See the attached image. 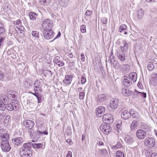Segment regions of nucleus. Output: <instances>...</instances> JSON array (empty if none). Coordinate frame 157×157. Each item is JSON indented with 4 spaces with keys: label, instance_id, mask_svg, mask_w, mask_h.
Instances as JSON below:
<instances>
[{
    "label": "nucleus",
    "instance_id": "obj_1",
    "mask_svg": "<svg viewBox=\"0 0 157 157\" xmlns=\"http://www.w3.org/2000/svg\"><path fill=\"white\" fill-rule=\"evenodd\" d=\"M32 146V142L24 144L20 152V155L22 157H31L32 156L31 148Z\"/></svg>",
    "mask_w": 157,
    "mask_h": 157
},
{
    "label": "nucleus",
    "instance_id": "obj_2",
    "mask_svg": "<svg viewBox=\"0 0 157 157\" xmlns=\"http://www.w3.org/2000/svg\"><path fill=\"white\" fill-rule=\"evenodd\" d=\"M9 101L7 96L4 94H1L0 96V111H4L5 110L6 105Z\"/></svg>",
    "mask_w": 157,
    "mask_h": 157
},
{
    "label": "nucleus",
    "instance_id": "obj_3",
    "mask_svg": "<svg viewBox=\"0 0 157 157\" xmlns=\"http://www.w3.org/2000/svg\"><path fill=\"white\" fill-rule=\"evenodd\" d=\"M53 25L52 20L50 19L45 20L42 24V28L43 30H49Z\"/></svg>",
    "mask_w": 157,
    "mask_h": 157
},
{
    "label": "nucleus",
    "instance_id": "obj_4",
    "mask_svg": "<svg viewBox=\"0 0 157 157\" xmlns=\"http://www.w3.org/2000/svg\"><path fill=\"white\" fill-rule=\"evenodd\" d=\"M33 128H30L29 129V133L30 135V136L32 138H34L36 136V135L45 134L47 135L48 134V132L47 131H41L39 129L37 130L36 132H35L33 129Z\"/></svg>",
    "mask_w": 157,
    "mask_h": 157
},
{
    "label": "nucleus",
    "instance_id": "obj_5",
    "mask_svg": "<svg viewBox=\"0 0 157 157\" xmlns=\"http://www.w3.org/2000/svg\"><path fill=\"white\" fill-rule=\"evenodd\" d=\"M144 145L148 147L152 148L155 145V141L153 138L149 137L146 138L144 141Z\"/></svg>",
    "mask_w": 157,
    "mask_h": 157
},
{
    "label": "nucleus",
    "instance_id": "obj_6",
    "mask_svg": "<svg viewBox=\"0 0 157 157\" xmlns=\"http://www.w3.org/2000/svg\"><path fill=\"white\" fill-rule=\"evenodd\" d=\"M43 33L44 38L47 40L52 38L54 34V32L52 29L43 30Z\"/></svg>",
    "mask_w": 157,
    "mask_h": 157
},
{
    "label": "nucleus",
    "instance_id": "obj_7",
    "mask_svg": "<svg viewBox=\"0 0 157 157\" xmlns=\"http://www.w3.org/2000/svg\"><path fill=\"white\" fill-rule=\"evenodd\" d=\"M100 128L102 132L106 134H109L110 132L112 129L109 124L105 123L101 124L100 127Z\"/></svg>",
    "mask_w": 157,
    "mask_h": 157
},
{
    "label": "nucleus",
    "instance_id": "obj_8",
    "mask_svg": "<svg viewBox=\"0 0 157 157\" xmlns=\"http://www.w3.org/2000/svg\"><path fill=\"white\" fill-rule=\"evenodd\" d=\"M103 121L105 123L108 124H112L113 121V117L111 114H106L104 115L102 117Z\"/></svg>",
    "mask_w": 157,
    "mask_h": 157
},
{
    "label": "nucleus",
    "instance_id": "obj_9",
    "mask_svg": "<svg viewBox=\"0 0 157 157\" xmlns=\"http://www.w3.org/2000/svg\"><path fill=\"white\" fill-rule=\"evenodd\" d=\"M23 123L25 128L29 129L33 128L34 126V122L31 120L25 119Z\"/></svg>",
    "mask_w": 157,
    "mask_h": 157
},
{
    "label": "nucleus",
    "instance_id": "obj_10",
    "mask_svg": "<svg viewBox=\"0 0 157 157\" xmlns=\"http://www.w3.org/2000/svg\"><path fill=\"white\" fill-rule=\"evenodd\" d=\"M118 45H119L121 47L120 50H122L123 52L126 51L128 48V44L126 43L125 40L119 41L118 43Z\"/></svg>",
    "mask_w": 157,
    "mask_h": 157
},
{
    "label": "nucleus",
    "instance_id": "obj_11",
    "mask_svg": "<svg viewBox=\"0 0 157 157\" xmlns=\"http://www.w3.org/2000/svg\"><path fill=\"white\" fill-rule=\"evenodd\" d=\"M18 106V105L17 103L15 104L13 102L11 103L7 102L6 105V109L8 111H12L16 109Z\"/></svg>",
    "mask_w": 157,
    "mask_h": 157
},
{
    "label": "nucleus",
    "instance_id": "obj_12",
    "mask_svg": "<svg viewBox=\"0 0 157 157\" xmlns=\"http://www.w3.org/2000/svg\"><path fill=\"white\" fill-rule=\"evenodd\" d=\"M12 141L13 144L18 146L22 144L24 140L21 137H18L13 138Z\"/></svg>",
    "mask_w": 157,
    "mask_h": 157
},
{
    "label": "nucleus",
    "instance_id": "obj_13",
    "mask_svg": "<svg viewBox=\"0 0 157 157\" xmlns=\"http://www.w3.org/2000/svg\"><path fill=\"white\" fill-rule=\"evenodd\" d=\"M123 84L126 86H129L132 83L131 79L128 77L124 76L122 78Z\"/></svg>",
    "mask_w": 157,
    "mask_h": 157
},
{
    "label": "nucleus",
    "instance_id": "obj_14",
    "mask_svg": "<svg viewBox=\"0 0 157 157\" xmlns=\"http://www.w3.org/2000/svg\"><path fill=\"white\" fill-rule=\"evenodd\" d=\"M0 146L2 151L5 152H8L11 149L9 143L0 144Z\"/></svg>",
    "mask_w": 157,
    "mask_h": 157
},
{
    "label": "nucleus",
    "instance_id": "obj_15",
    "mask_svg": "<svg viewBox=\"0 0 157 157\" xmlns=\"http://www.w3.org/2000/svg\"><path fill=\"white\" fill-rule=\"evenodd\" d=\"M136 134L137 137L139 139H144L146 135V132L141 129H139L136 132Z\"/></svg>",
    "mask_w": 157,
    "mask_h": 157
},
{
    "label": "nucleus",
    "instance_id": "obj_16",
    "mask_svg": "<svg viewBox=\"0 0 157 157\" xmlns=\"http://www.w3.org/2000/svg\"><path fill=\"white\" fill-rule=\"evenodd\" d=\"M125 55L124 52L120 50H117V52L116 53V55L121 61H124V60Z\"/></svg>",
    "mask_w": 157,
    "mask_h": 157
},
{
    "label": "nucleus",
    "instance_id": "obj_17",
    "mask_svg": "<svg viewBox=\"0 0 157 157\" xmlns=\"http://www.w3.org/2000/svg\"><path fill=\"white\" fill-rule=\"evenodd\" d=\"M118 105V100L116 98H113L110 101V106L113 109H116Z\"/></svg>",
    "mask_w": 157,
    "mask_h": 157
},
{
    "label": "nucleus",
    "instance_id": "obj_18",
    "mask_svg": "<svg viewBox=\"0 0 157 157\" xmlns=\"http://www.w3.org/2000/svg\"><path fill=\"white\" fill-rule=\"evenodd\" d=\"M96 113L98 117H101L104 114L105 111V108L103 106H99L96 109Z\"/></svg>",
    "mask_w": 157,
    "mask_h": 157
},
{
    "label": "nucleus",
    "instance_id": "obj_19",
    "mask_svg": "<svg viewBox=\"0 0 157 157\" xmlns=\"http://www.w3.org/2000/svg\"><path fill=\"white\" fill-rule=\"evenodd\" d=\"M60 60V57L59 56H57L54 57L53 59V62L59 67H62L64 65V63Z\"/></svg>",
    "mask_w": 157,
    "mask_h": 157
},
{
    "label": "nucleus",
    "instance_id": "obj_20",
    "mask_svg": "<svg viewBox=\"0 0 157 157\" xmlns=\"http://www.w3.org/2000/svg\"><path fill=\"white\" fill-rule=\"evenodd\" d=\"M107 96L105 94H101L98 95L97 98V101L98 103H102L103 102L107 99Z\"/></svg>",
    "mask_w": 157,
    "mask_h": 157
},
{
    "label": "nucleus",
    "instance_id": "obj_21",
    "mask_svg": "<svg viewBox=\"0 0 157 157\" xmlns=\"http://www.w3.org/2000/svg\"><path fill=\"white\" fill-rule=\"evenodd\" d=\"M72 77L71 75H66L63 82L67 85H69L72 80Z\"/></svg>",
    "mask_w": 157,
    "mask_h": 157
},
{
    "label": "nucleus",
    "instance_id": "obj_22",
    "mask_svg": "<svg viewBox=\"0 0 157 157\" xmlns=\"http://www.w3.org/2000/svg\"><path fill=\"white\" fill-rule=\"evenodd\" d=\"M129 112L128 111H124V112H122L121 114V118L124 120H127L130 117V114Z\"/></svg>",
    "mask_w": 157,
    "mask_h": 157
},
{
    "label": "nucleus",
    "instance_id": "obj_23",
    "mask_svg": "<svg viewBox=\"0 0 157 157\" xmlns=\"http://www.w3.org/2000/svg\"><path fill=\"white\" fill-rule=\"evenodd\" d=\"M30 20L34 21L38 19V15L35 12H30L29 14Z\"/></svg>",
    "mask_w": 157,
    "mask_h": 157
},
{
    "label": "nucleus",
    "instance_id": "obj_24",
    "mask_svg": "<svg viewBox=\"0 0 157 157\" xmlns=\"http://www.w3.org/2000/svg\"><path fill=\"white\" fill-rule=\"evenodd\" d=\"M56 1L61 6L66 7L68 5L69 0H56Z\"/></svg>",
    "mask_w": 157,
    "mask_h": 157
},
{
    "label": "nucleus",
    "instance_id": "obj_25",
    "mask_svg": "<svg viewBox=\"0 0 157 157\" xmlns=\"http://www.w3.org/2000/svg\"><path fill=\"white\" fill-rule=\"evenodd\" d=\"M134 94L137 95L136 97H134V98H137L141 96L142 98H145L147 96L146 93L140 92L136 90H135Z\"/></svg>",
    "mask_w": 157,
    "mask_h": 157
},
{
    "label": "nucleus",
    "instance_id": "obj_26",
    "mask_svg": "<svg viewBox=\"0 0 157 157\" xmlns=\"http://www.w3.org/2000/svg\"><path fill=\"white\" fill-rule=\"evenodd\" d=\"M128 76V78H130L131 79V81L132 80L133 82H135L136 81L137 75L136 73L134 72L131 73Z\"/></svg>",
    "mask_w": 157,
    "mask_h": 157
},
{
    "label": "nucleus",
    "instance_id": "obj_27",
    "mask_svg": "<svg viewBox=\"0 0 157 157\" xmlns=\"http://www.w3.org/2000/svg\"><path fill=\"white\" fill-rule=\"evenodd\" d=\"M122 93L124 96H128L131 95L132 92L129 91L128 89L124 88L122 90Z\"/></svg>",
    "mask_w": 157,
    "mask_h": 157
},
{
    "label": "nucleus",
    "instance_id": "obj_28",
    "mask_svg": "<svg viewBox=\"0 0 157 157\" xmlns=\"http://www.w3.org/2000/svg\"><path fill=\"white\" fill-rule=\"evenodd\" d=\"M42 86V85L41 82H40L37 80H36L35 81L34 83V87L38 88V90L40 91V90H41Z\"/></svg>",
    "mask_w": 157,
    "mask_h": 157
},
{
    "label": "nucleus",
    "instance_id": "obj_29",
    "mask_svg": "<svg viewBox=\"0 0 157 157\" xmlns=\"http://www.w3.org/2000/svg\"><path fill=\"white\" fill-rule=\"evenodd\" d=\"M140 128L141 130L145 132L148 131L149 129V126L145 123H142L140 126Z\"/></svg>",
    "mask_w": 157,
    "mask_h": 157
},
{
    "label": "nucleus",
    "instance_id": "obj_30",
    "mask_svg": "<svg viewBox=\"0 0 157 157\" xmlns=\"http://www.w3.org/2000/svg\"><path fill=\"white\" fill-rule=\"evenodd\" d=\"M38 100V103H41L44 100V97L43 95H41L40 94L36 95L35 96Z\"/></svg>",
    "mask_w": 157,
    "mask_h": 157
},
{
    "label": "nucleus",
    "instance_id": "obj_31",
    "mask_svg": "<svg viewBox=\"0 0 157 157\" xmlns=\"http://www.w3.org/2000/svg\"><path fill=\"white\" fill-rule=\"evenodd\" d=\"M125 141L129 144H131L133 142V139L129 136H127L125 138Z\"/></svg>",
    "mask_w": 157,
    "mask_h": 157
},
{
    "label": "nucleus",
    "instance_id": "obj_32",
    "mask_svg": "<svg viewBox=\"0 0 157 157\" xmlns=\"http://www.w3.org/2000/svg\"><path fill=\"white\" fill-rule=\"evenodd\" d=\"M137 122L136 121H133L130 126L131 131H133L137 126Z\"/></svg>",
    "mask_w": 157,
    "mask_h": 157
},
{
    "label": "nucleus",
    "instance_id": "obj_33",
    "mask_svg": "<svg viewBox=\"0 0 157 157\" xmlns=\"http://www.w3.org/2000/svg\"><path fill=\"white\" fill-rule=\"evenodd\" d=\"M122 123V122L120 121L119 120L117 121V124H116V128H117L118 129L117 130L118 132H119L120 131H121V130Z\"/></svg>",
    "mask_w": 157,
    "mask_h": 157
},
{
    "label": "nucleus",
    "instance_id": "obj_34",
    "mask_svg": "<svg viewBox=\"0 0 157 157\" xmlns=\"http://www.w3.org/2000/svg\"><path fill=\"white\" fill-rule=\"evenodd\" d=\"M137 13L138 18H141L144 15V11L143 10L140 9L138 10Z\"/></svg>",
    "mask_w": 157,
    "mask_h": 157
},
{
    "label": "nucleus",
    "instance_id": "obj_35",
    "mask_svg": "<svg viewBox=\"0 0 157 157\" xmlns=\"http://www.w3.org/2000/svg\"><path fill=\"white\" fill-rule=\"evenodd\" d=\"M130 69V67L129 65L124 64L122 65L121 70L122 71H129Z\"/></svg>",
    "mask_w": 157,
    "mask_h": 157
},
{
    "label": "nucleus",
    "instance_id": "obj_36",
    "mask_svg": "<svg viewBox=\"0 0 157 157\" xmlns=\"http://www.w3.org/2000/svg\"><path fill=\"white\" fill-rule=\"evenodd\" d=\"M99 150L101 155L102 156H105L108 153L107 151L105 149H101Z\"/></svg>",
    "mask_w": 157,
    "mask_h": 157
},
{
    "label": "nucleus",
    "instance_id": "obj_37",
    "mask_svg": "<svg viewBox=\"0 0 157 157\" xmlns=\"http://www.w3.org/2000/svg\"><path fill=\"white\" fill-rule=\"evenodd\" d=\"M150 83L154 86H157V78H151Z\"/></svg>",
    "mask_w": 157,
    "mask_h": 157
},
{
    "label": "nucleus",
    "instance_id": "obj_38",
    "mask_svg": "<svg viewBox=\"0 0 157 157\" xmlns=\"http://www.w3.org/2000/svg\"><path fill=\"white\" fill-rule=\"evenodd\" d=\"M43 144L41 143L39 144H33L32 146L34 148L38 149L41 148Z\"/></svg>",
    "mask_w": 157,
    "mask_h": 157
},
{
    "label": "nucleus",
    "instance_id": "obj_39",
    "mask_svg": "<svg viewBox=\"0 0 157 157\" xmlns=\"http://www.w3.org/2000/svg\"><path fill=\"white\" fill-rule=\"evenodd\" d=\"M116 157H124V153L121 151H118L116 152Z\"/></svg>",
    "mask_w": 157,
    "mask_h": 157
},
{
    "label": "nucleus",
    "instance_id": "obj_40",
    "mask_svg": "<svg viewBox=\"0 0 157 157\" xmlns=\"http://www.w3.org/2000/svg\"><path fill=\"white\" fill-rule=\"evenodd\" d=\"M147 67L148 70L149 71H152L154 68L153 65L151 63H149L147 65Z\"/></svg>",
    "mask_w": 157,
    "mask_h": 157
},
{
    "label": "nucleus",
    "instance_id": "obj_41",
    "mask_svg": "<svg viewBox=\"0 0 157 157\" xmlns=\"http://www.w3.org/2000/svg\"><path fill=\"white\" fill-rule=\"evenodd\" d=\"M34 90L35 92V93H33V94L34 96H35L36 95H38V94H40V93L42 92V89H41V90H40V91H39L38 90H39L38 88H37L36 87H34Z\"/></svg>",
    "mask_w": 157,
    "mask_h": 157
},
{
    "label": "nucleus",
    "instance_id": "obj_42",
    "mask_svg": "<svg viewBox=\"0 0 157 157\" xmlns=\"http://www.w3.org/2000/svg\"><path fill=\"white\" fill-rule=\"evenodd\" d=\"M32 35L36 38H38L39 37V32L37 31H33L32 32Z\"/></svg>",
    "mask_w": 157,
    "mask_h": 157
},
{
    "label": "nucleus",
    "instance_id": "obj_43",
    "mask_svg": "<svg viewBox=\"0 0 157 157\" xmlns=\"http://www.w3.org/2000/svg\"><path fill=\"white\" fill-rule=\"evenodd\" d=\"M113 65L114 67L116 69H118L120 68L121 67V65L118 62H116L113 63Z\"/></svg>",
    "mask_w": 157,
    "mask_h": 157
},
{
    "label": "nucleus",
    "instance_id": "obj_44",
    "mask_svg": "<svg viewBox=\"0 0 157 157\" xmlns=\"http://www.w3.org/2000/svg\"><path fill=\"white\" fill-rule=\"evenodd\" d=\"M9 138V135L7 133H6L3 135L0 136V140H2L3 139H8Z\"/></svg>",
    "mask_w": 157,
    "mask_h": 157
},
{
    "label": "nucleus",
    "instance_id": "obj_45",
    "mask_svg": "<svg viewBox=\"0 0 157 157\" xmlns=\"http://www.w3.org/2000/svg\"><path fill=\"white\" fill-rule=\"evenodd\" d=\"M44 75L45 77H46L47 76L49 77L52 76V73L51 71L50 70H47L46 72L44 73Z\"/></svg>",
    "mask_w": 157,
    "mask_h": 157
},
{
    "label": "nucleus",
    "instance_id": "obj_46",
    "mask_svg": "<svg viewBox=\"0 0 157 157\" xmlns=\"http://www.w3.org/2000/svg\"><path fill=\"white\" fill-rule=\"evenodd\" d=\"M85 93L83 91L80 92L79 94V99L80 100L83 99L85 96Z\"/></svg>",
    "mask_w": 157,
    "mask_h": 157
},
{
    "label": "nucleus",
    "instance_id": "obj_47",
    "mask_svg": "<svg viewBox=\"0 0 157 157\" xmlns=\"http://www.w3.org/2000/svg\"><path fill=\"white\" fill-rule=\"evenodd\" d=\"M127 28V27L126 25H121L119 29V32H121L122 30H124L126 29Z\"/></svg>",
    "mask_w": 157,
    "mask_h": 157
},
{
    "label": "nucleus",
    "instance_id": "obj_48",
    "mask_svg": "<svg viewBox=\"0 0 157 157\" xmlns=\"http://www.w3.org/2000/svg\"><path fill=\"white\" fill-rule=\"evenodd\" d=\"M32 86V81L30 80H29L26 82V84L25 86L28 88H29Z\"/></svg>",
    "mask_w": 157,
    "mask_h": 157
},
{
    "label": "nucleus",
    "instance_id": "obj_49",
    "mask_svg": "<svg viewBox=\"0 0 157 157\" xmlns=\"http://www.w3.org/2000/svg\"><path fill=\"white\" fill-rule=\"evenodd\" d=\"M5 31L4 26L3 24L1 23L0 21V34L2 33Z\"/></svg>",
    "mask_w": 157,
    "mask_h": 157
},
{
    "label": "nucleus",
    "instance_id": "obj_50",
    "mask_svg": "<svg viewBox=\"0 0 157 157\" xmlns=\"http://www.w3.org/2000/svg\"><path fill=\"white\" fill-rule=\"evenodd\" d=\"M121 146L122 144L120 142H118L116 145L113 146V147L114 149H116V148H119Z\"/></svg>",
    "mask_w": 157,
    "mask_h": 157
},
{
    "label": "nucleus",
    "instance_id": "obj_51",
    "mask_svg": "<svg viewBox=\"0 0 157 157\" xmlns=\"http://www.w3.org/2000/svg\"><path fill=\"white\" fill-rule=\"evenodd\" d=\"M80 30L81 32L82 33H85L86 32V26L83 25L80 27Z\"/></svg>",
    "mask_w": 157,
    "mask_h": 157
},
{
    "label": "nucleus",
    "instance_id": "obj_52",
    "mask_svg": "<svg viewBox=\"0 0 157 157\" xmlns=\"http://www.w3.org/2000/svg\"><path fill=\"white\" fill-rule=\"evenodd\" d=\"M6 131L5 129L1 127H0V136L6 133Z\"/></svg>",
    "mask_w": 157,
    "mask_h": 157
},
{
    "label": "nucleus",
    "instance_id": "obj_53",
    "mask_svg": "<svg viewBox=\"0 0 157 157\" xmlns=\"http://www.w3.org/2000/svg\"><path fill=\"white\" fill-rule=\"evenodd\" d=\"M9 138H8V139H3L2 140H1L0 142V144L2 143H9Z\"/></svg>",
    "mask_w": 157,
    "mask_h": 157
},
{
    "label": "nucleus",
    "instance_id": "obj_54",
    "mask_svg": "<svg viewBox=\"0 0 157 157\" xmlns=\"http://www.w3.org/2000/svg\"><path fill=\"white\" fill-rule=\"evenodd\" d=\"M86 81V79L83 76H82L81 78V82L82 84H83L85 83Z\"/></svg>",
    "mask_w": 157,
    "mask_h": 157
},
{
    "label": "nucleus",
    "instance_id": "obj_55",
    "mask_svg": "<svg viewBox=\"0 0 157 157\" xmlns=\"http://www.w3.org/2000/svg\"><path fill=\"white\" fill-rule=\"evenodd\" d=\"M157 73H153L151 75V78H157Z\"/></svg>",
    "mask_w": 157,
    "mask_h": 157
},
{
    "label": "nucleus",
    "instance_id": "obj_56",
    "mask_svg": "<svg viewBox=\"0 0 157 157\" xmlns=\"http://www.w3.org/2000/svg\"><path fill=\"white\" fill-rule=\"evenodd\" d=\"M101 21L102 23L104 24H106L107 22V20L106 18L103 17L101 18Z\"/></svg>",
    "mask_w": 157,
    "mask_h": 157
},
{
    "label": "nucleus",
    "instance_id": "obj_57",
    "mask_svg": "<svg viewBox=\"0 0 157 157\" xmlns=\"http://www.w3.org/2000/svg\"><path fill=\"white\" fill-rule=\"evenodd\" d=\"M92 13V11H90L89 10H87L86 13L85 14L86 16H90Z\"/></svg>",
    "mask_w": 157,
    "mask_h": 157
},
{
    "label": "nucleus",
    "instance_id": "obj_58",
    "mask_svg": "<svg viewBox=\"0 0 157 157\" xmlns=\"http://www.w3.org/2000/svg\"><path fill=\"white\" fill-rule=\"evenodd\" d=\"M14 25H18V26L21 25V21L20 20H18L14 22Z\"/></svg>",
    "mask_w": 157,
    "mask_h": 157
},
{
    "label": "nucleus",
    "instance_id": "obj_59",
    "mask_svg": "<svg viewBox=\"0 0 157 157\" xmlns=\"http://www.w3.org/2000/svg\"><path fill=\"white\" fill-rule=\"evenodd\" d=\"M4 77L3 72L0 70V80L2 81Z\"/></svg>",
    "mask_w": 157,
    "mask_h": 157
},
{
    "label": "nucleus",
    "instance_id": "obj_60",
    "mask_svg": "<svg viewBox=\"0 0 157 157\" xmlns=\"http://www.w3.org/2000/svg\"><path fill=\"white\" fill-rule=\"evenodd\" d=\"M16 28L19 30L20 31H24L25 28L23 26H21V27L19 26H16Z\"/></svg>",
    "mask_w": 157,
    "mask_h": 157
},
{
    "label": "nucleus",
    "instance_id": "obj_61",
    "mask_svg": "<svg viewBox=\"0 0 157 157\" xmlns=\"http://www.w3.org/2000/svg\"><path fill=\"white\" fill-rule=\"evenodd\" d=\"M46 2V0H40V3L41 5H44Z\"/></svg>",
    "mask_w": 157,
    "mask_h": 157
},
{
    "label": "nucleus",
    "instance_id": "obj_62",
    "mask_svg": "<svg viewBox=\"0 0 157 157\" xmlns=\"http://www.w3.org/2000/svg\"><path fill=\"white\" fill-rule=\"evenodd\" d=\"M81 59L82 62H84L85 60V58L84 54L82 53L81 54Z\"/></svg>",
    "mask_w": 157,
    "mask_h": 157
},
{
    "label": "nucleus",
    "instance_id": "obj_63",
    "mask_svg": "<svg viewBox=\"0 0 157 157\" xmlns=\"http://www.w3.org/2000/svg\"><path fill=\"white\" fill-rule=\"evenodd\" d=\"M75 65V63L74 62H71L69 64V66L71 67L74 66Z\"/></svg>",
    "mask_w": 157,
    "mask_h": 157
},
{
    "label": "nucleus",
    "instance_id": "obj_64",
    "mask_svg": "<svg viewBox=\"0 0 157 157\" xmlns=\"http://www.w3.org/2000/svg\"><path fill=\"white\" fill-rule=\"evenodd\" d=\"M72 157V153L71 151H69L68 152L66 157Z\"/></svg>",
    "mask_w": 157,
    "mask_h": 157
}]
</instances>
